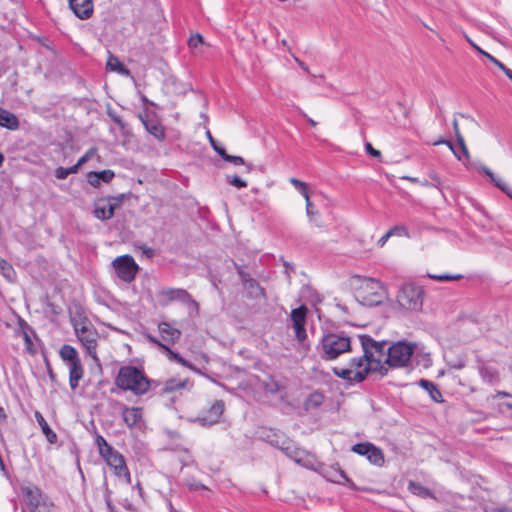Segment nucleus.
<instances>
[{"label": "nucleus", "mask_w": 512, "mask_h": 512, "mask_svg": "<svg viewBox=\"0 0 512 512\" xmlns=\"http://www.w3.org/2000/svg\"><path fill=\"white\" fill-rule=\"evenodd\" d=\"M162 350L164 351L166 357L170 361H175V362L181 364L184 367H187V368H189V369H191L193 371L198 372V370L194 367L193 364H191L190 362L185 360L179 353L171 350L170 347L167 344L165 345V347Z\"/></svg>", "instance_id": "nucleus-29"}, {"label": "nucleus", "mask_w": 512, "mask_h": 512, "mask_svg": "<svg viewBox=\"0 0 512 512\" xmlns=\"http://www.w3.org/2000/svg\"><path fill=\"white\" fill-rule=\"evenodd\" d=\"M218 155L226 162H230L234 165H243L246 168V172L250 173L253 169V165L250 163H246L245 160L241 156H233L226 152V150L218 151Z\"/></svg>", "instance_id": "nucleus-30"}, {"label": "nucleus", "mask_w": 512, "mask_h": 512, "mask_svg": "<svg viewBox=\"0 0 512 512\" xmlns=\"http://www.w3.org/2000/svg\"><path fill=\"white\" fill-rule=\"evenodd\" d=\"M0 126L9 130H17L19 128V120L14 113L0 108Z\"/></svg>", "instance_id": "nucleus-24"}, {"label": "nucleus", "mask_w": 512, "mask_h": 512, "mask_svg": "<svg viewBox=\"0 0 512 512\" xmlns=\"http://www.w3.org/2000/svg\"><path fill=\"white\" fill-rule=\"evenodd\" d=\"M142 120V123L144 124L146 130L153 135L158 140H164L165 138V131L163 126L155 120H145L142 117H140Z\"/></svg>", "instance_id": "nucleus-27"}, {"label": "nucleus", "mask_w": 512, "mask_h": 512, "mask_svg": "<svg viewBox=\"0 0 512 512\" xmlns=\"http://www.w3.org/2000/svg\"><path fill=\"white\" fill-rule=\"evenodd\" d=\"M261 437L270 445L282 451H288L290 449V440L283 433L268 429L262 432Z\"/></svg>", "instance_id": "nucleus-15"}, {"label": "nucleus", "mask_w": 512, "mask_h": 512, "mask_svg": "<svg viewBox=\"0 0 512 512\" xmlns=\"http://www.w3.org/2000/svg\"><path fill=\"white\" fill-rule=\"evenodd\" d=\"M358 338L360 340L365 358L368 359L373 367V372H378L382 375L387 374L388 368L387 364L385 363L388 348L386 347L387 342L375 341L371 336L366 334L359 335Z\"/></svg>", "instance_id": "nucleus-3"}, {"label": "nucleus", "mask_w": 512, "mask_h": 512, "mask_svg": "<svg viewBox=\"0 0 512 512\" xmlns=\"http://www.w3.org/2000/svg\"><path fill=\"white\" fill-rule=\"evenodd\" d=\"M115 174L112 170H103L99 172H89L87 175V181L88 183L93 187H99L101 182L109 183L113 178Z\"/></svg>", "instance_id": "nucleus-20"}, {"label": "nucleus", "mask_w": 512, "mask_h": 512, "mask_svg": "<svg viewBox=\"0 0 512 512\" xmlns=\"http://www.w3.org/2000/svg\"><path fill=\"white\" fill-rule=\"evenodd\" d=\"M349 368L353 372L355 383H361L366 379L370 372H373L371 363L365 358V355L353 357L349 361Z\"/></svg>", "instance_id": "nucleus-13"}, {"label": "nucleus", "mask_w": 512, "mask_h": 512, "mask_svg": "<svg viewBox=\"0 0 512 512\" xmlns=\"http://www.w3.org/2000/svg\"><path fill=\"white\" fill-rule=\"evenodd\" d=\"M416 346V343L407 341H397L389 345L385 358L387 368L406 367L416 350Z\"/></svg>", "instance_id": "nucleus-4"}, {"label": "nucleus", "mask_w": 512, "mask_h": 512, "mask_svg": "<svg viewBox=\"0 0 512 512\" xmlns=\"http://www.w3.org/2000/svg\"><path fill=\"white\" fill-rule=\"evenodd\" d=\"M290 183L292 185H294V187L303 195L305 200H308L309 190H308L306 183H304L296 178H291Z\"/></svg>", "instance_id": "nucleus-42"}, {"label": "nucleus", "mask_w": 512, "mask_h": 512, "mask_svg": "<svg viewBox=\"0 0 512 512\" xmlns=\"http://www.w3.org/2000/svg\"><path fill=\"white\" fill-rule=\"evenodd\" d=\"M445 145L448 146V148L452 151V153L454 154V156L458 159V160H462V157L460 156L458 150L456 149V146L449 140L445 141Z\"/></svg>", "instance_id": "nucleus-60"}, {"label": "nucleus", "mask_w": 512, "mask_h": 512, "mask_svg": "<svg viewBox=\"0 0 512 512\" xmlns=\"http://www.w3.org/2000/svg\"><path fill=\"white\" fill-rule=\"evenodd\" d=\"M0 272L8 280H11L14 274L12 266L2 258H0Z\"/></svg>", "instance_id": "nucleus-43"}, {"label": "nucleus", "mask_w": 512, "mask_h": 512, "mask_svg": "<svg viewBox=\"0 0 512 512\" xmlns=\"http://www.w3.org/2000/svg\"><path fill=\"white\" fill-rule=\"evenodd\" d=\"M418 385L429 394L430 398L434 402L442 403L444 401L442 393L433 382L426 379H420L418 381Z\"/></svg>", "instance_id": "nucleus-23"}, {"label": "nucleus", "mask_w": 512, "mask_h": 512, "mask_svg": "<svg viewBox=\"0 0 512 512\" xmlns=\"http://www.w3.org/2000/svg\"><path fill=\"white\" fill-rule=\"evenodd\" d=\"M453 129H454V133H455V136H456V139H457V143L460 145V147L462 148V151H463V154L468 157L469 156V151H468V148L465 144V141H464V138L463 136L461 135L460 133V130H459V125H458V121L457 119H454L453 120Z\"/></svg>", "instance_id": "nucleus-38"}, {"label": "nucleus", "mask_w": 512, "mask_h": 512, "mask_svg": "<svg viewBox=\"0 0 512 512\" xmlns=\"http://www.w3.org/2000/svg\"><path fill=\"white\" fill-rule=\"evenodd\" d=\"M226 180L230 185H232L238 189L245 188L248 185V183L245 180L241 179L237 175H232V176L228 175V176H226Z\"/></svg>", "instance_id": "nucleus-46"}, {"label": "nucleus", "mask_w": 512, "mask_h": 512, "mask_svg": "<svg viewBox=\"0 0 512 512\" xmlns=\"http://www.w3.org/2000/svg\"><path fill=\"white\" fill-rule=\"evenodd\" d=\"M491 181L496 187L505 192L512 199V188H510L501 178L494 175Z\"/></svg>", "instance_id": "nucleus-45"}, {"label": "nucleus", "mask_w": 512, "mask_h": 512, "mask_svg": "<svg viewBox=\"0 0 512 512\" xmlns=\"http://www.w3.org/2000/svg\"><path fill=\"white\" fill-rule=\"evenodd\" d=\"M386 294L383 284L373 278H365L357 290L358 300L369 307L381 304L386 298Z\"/></svg>", "instance_id": "nucleus-5"}, {"label": "nucleus", "mask_w": 512, "mask_h": 512, "mask_svg": "<svg viewBox=\"0 0 512 512\" xmlns=\"http://www.w3.org/2000/svg\"><path fill=\"white\" fill-rule=\"evenodd\" d=\"M478 371L484 382L493 384L498 381V371L494 367L479 362Z\"/></svg>", "instance_id": "nucleus-25"}, {"label": "nucleus", "mask_w": 512, "mask_h": 512, "mask_svg": "<svg viewBox=\"0 0 512 512\" xmlns=\"http://www.w3.org/2000/svg\"><path fill=\"white\" fill-rule=\"evenodd\" d=\"M487 59L495 66H497L499 69H501L503 72H505V70L508 68L492 55H487Z\"/></svg>", "instance_id": "nucleus-57"}, {"label": "nucleus", "mask_w": 512, "mask_h": 512, "mask_svg": "<svg viewBox=\"0 0 512 512\" xmlns=\"http://www.w3.org/2000/svg\"><path fill=\"white\" fill-rule=\"evenodd\" d=\"M186 486L191 491H198L200 489H206V487L202 483H200L194 479L186 480Z\"/></svg>", "instance_id": "nucleus-55"}, {"label": "nucleus", "mask_w": 512, "mask_h": 512, "mask_svg": "<svg viewBox=\"0 0 512 512\" xmlns=\"http://www.w3.org/2000/svg\"><path fill=\"white\" fill-rule=\"evenodd\" d=\"M158 331L161 336L162 342H164L168 346L175 344L181 337V331L173 327L168 322L159 323Z\"/></svg>", "instance_id": "nucleus-16"}, {"label": "nucleus", "mask_w": 512, "mask_h": 512, "mask_svg": "<svg viewBox=\"0 0 512 512\" xmlns=\"http://www.w3.org/2000/svg\"><path fill=\"white\" fill-rule=\"evenodd\" d=\"M77 172V167H75L74 165L69 168H64L60 166L54 170V176L59 180H64L70 174H76Z\"/></svg>", "instance_id": "nucleus-39"}, {"label": "nucleus", "mask_w": 512, "mask_h": 512, "mask_svg": "<svg viewBox=\"0 0 512 512\" xmlns=\"http://www.w3.org/2000/svg\"><path fill=\"white\" fill-rule=\"evenodd\" d=\"M367 459L370 463L376 466H382L384 463V454L380 448L373 445L367 455Z\"/></svg>", "instance_id": "nucleus-33"}, {"label": "nucleus", "mask_w": 512, "mask_h": 512, "mask_svg": "<svg viewBox=\"0 0 512 512\" xmlns=\"http://www.w3.org/2000/svg\"><path fill=\"white\" fill-rule=\"evenodd\" d=\"M284 452H285V454H286L288 457H290L291 459H293L295 462H297V463H301V460H302V459H301V457H300V455H301V451H300V450H298V449H296V448H294V447L292 446V442H291V441H290V449H289L288 451H284Z\"/></svg>", "instance_id": "nucleus-53"}, {"label": "nucleus", "mask_w": 512, "mask_h": 512, "mask_svg": "<svg viewBox=\"0 0 512 512\" xmlns=\"http://www.w3.org/2000/svg\"><path fill=\"white\" fill-rule=\"evenodd\" d=\"M206 135H207V138L211 144V146L213 147L214 151L218 154V151L220 150H225L224 147H222L221 145L218 144V142L213 138V136L211 135L210 131H207L206 132Z\"/></svg>", "instance_id": "nucleus-56"}, {"label": "nucleus", "mask_w": 512, "mask_h": 512, "mask_svg": "<svg viewBox=\"0 0 512 512\" xmlns=\"http://www.w3.org/2000/svg\"><path fill=\"white\" fill-rule=\"evenodd\" d=\"M372 447H373L372 443L364 442V443H358V444L353 445L351 450L354 453H357L359 455L367 457V455Z\"/></svg>", "instance_id": "nucleus-40"}, {"label": "nucleus", "mask_w": 512, "mask_h": 512, "mask_svg": "<svg viewBox=\"0 0 512 512\" xmlns=\"http://www.w3.org/2000/svg\"><path fill=\"white\" fill-rule=\"evenodd\" d=\"M146 338L149 342L153 343L154 345H157L161 349H163L166 345L164 342L160 341L158 338H156L155 336H152L150 334H147Z\"/></svg>", "instance_id": "nucleus-59"}, {"label": "nucleus", "mask_w": 512, "mask_h": 512, "mask_svg": "<svg viewBox=\"0 0 512 512\" xmlns=\"http://www.w3.org/2000/svg\"><path fill=\"white\" fill-rule=\"evenodd\" d=\"M325 396L321 391L312 392L304 402V408L306 410L315 409L320 407L324 402Z\"/></svg>", "instance_id": "nucleus-31"}, {"label": "nucleus", "mask_w": 512, "mask_h": 512, "mask_svg": "<svg viewBox=\"0 0 512 512\" xmlns=\"http://www.w3.org/2000/svg\"><path fill=\"white\" fill-rule=\"evenodd\" d=\"M398 304L406 310H419L422 306V291L414 284H404L397 295Z\"/></svg>", "instance_id": "nucleus-9"}, {"label": "nucleus", "mask_w": 512, "mask_h": 512, "mask_svg": "<svg viewBox=\"0 0 512 512\" xmlns=\"http://www.w3.org/2000/svg\"><path fill=\"white\" fill-rule=\"evenodd\" d=\"M101 457L105 460L108 466L113 469L114 474L117 477H124L126 483L131 484V475L121 453L112 448L110 451L101 455Z\"/></svg>", "instance_id": "nucleus-11"}, {"label": "nucleus", "mask_w": 512, "mask_h": 512, "mask_svg": "<svg viewBox=\"0 0 512 512\" xmlns=\"http://www.w3.org/2000/svg\"><path fill=\"white\" fill-rule=\"evenodd\" d=\"M21 493L24 502L31 512H50L53 503L47 496H44L41 490L35 485H22Z\"/></svg>", "instance_id": "nucleus-7"}, {"label": "nucleus", "mask_w": 512, "mask_h": 512, "mask_svg": "<svg viewBox=\"0 0 512 512\" xmlns=\"http://www.w3.org/2000/svg\"><path fill=\"white\" fill-rule=\"evenodd\" d=\"M95 443L98 447V451L100 455L105 454L106 452L110 451L113 447L108 444V442L105 440V438L102 435H97L95 438Z\"/></svg>", "instance_id": "nucleus-41"}, {"label": "nucleus", "mask_w": 512, "mask_h": 512, "mask_svg": "<svg viewBox=\"0 0 512 512\" xmlns=\"http://www.w3.org/2000/svg\"><path fill=\"white\" fill-rule=\"evenodd\" d=\"M468 42L470 43V45L476 50L478 51L481 55H483L484 57L487 58V55H490L488 52L482 50L478 45H476L472 40L468 39Z\"/></svg>", "instance_id": "nucleus-63"}, {"label": "nucleus", "mask_w": 512, "mask_h": 512, "mask_svg": "<svg viewBox=\"0 0 512 512\" xmlns=\"http://www.w3.org/2000/svg\"><path fill=\"white\" fill-rule=\"evenodd\" d=\"M365 149H366L367 153H369L373 157H380V155H381L380 151L374 149L370 143H366Z\"/></svg>", "instance_id": "nucleus-61"}, {"label": "nucleus", "mask_w": 512, "mask_h": 512, "mask_svg": "<svg viewBox=\"0 0 512 512\" xmlns=\"http://www.w3.org/2000/svg\"><path fill=\"white\" fill-rule=\"evenodd\" d=\"M97 153V149L96 148H90L89 150L86 151V153L81 156L77 163L74 165L75 167H77V171H79L80 167L82 165H84L86 162H88L91 158H93Z\"/></svg>", "instance_id": "nucleus-44"}, {"label": "nucleus", "mask_w": 512, "mask_h": 512, "mask_svg": "<svg viewBox=\"0 0 512 512\" xmlns=\"http://www.w3.org/2000/svg\"><path fill=\"white\" fill-rule=\"evenodd\" d=\"M306 211L307 215L312 220V217L317 214V211L314 209V206L312 205L310 201V197L308 196V200H306Z\"/></svg>", "instance_id": "nucleus-58"}, {"label": "nucleus", "mask_w": 512, "mask_h": 512, "mask_svg": "<svg viewBox=\"0 0 512 512\" xmlns=\"http://www.w3.org/2000/svg\"><path fill=\"white\" fill-rule=\"evenodd\" d=\"M159 303L162 306H167L171 302L177 301L182 304L192 306L196 310L198 309L197 302L191 297V295L182 288H165L158 293Z\"/></svg>", "instance_id": "nucleus-10"}, {"label": "nucleus", "mask_w": 512, "mask_h": 512, "mask_svg": "<svg viewBox=\"0 0 512 512\" xmlns=\"http://www.w3.org/2000/svg\"><path fill=\"white\" fill-rule=\"evenodd\" d=\"M295 330V336L299 342H303L307 338L305 324H298L293 326Z\"/></svg>", "instance_id": "nucleus-49"}, {"label": "nucleus", "mask_w": 512, "mask_h": 512, "mask_svg": "<svg viewBox=\"0 0 512 512\" xmlns=\"http://www.w3.org/2000/svg\"><path fill=\"white\" fill-rule=\"evenodd\" d=\"M59 356L66 365L80 361L77 350L68 344H64L59 350Z\"/></svg>", "instance_id": "nucleus-26"}, {"label": "nucleus", "mask_w": 512, "mask_h": 512, "mask_svg": "<svg viewBox=\"0 0 512 512\" xmlns=\"http://www.w3.org/2000/svg\"><path fill=\"white\" fill-rule=\"evenodd\" d=\"M111 265L117 277L125 283L134 281L140 269L134 258L128 254L116 257Z\"/></svg>", "instance_id": "nucleus-8"}, {"label": "nucleus", "mask_w": 512, "mask_h": 512, "mask_svg": "<svg viewBox=\"0 0 512 512\" xmlns=\"http://www.w3.org/2000/svg\"><path fill=\"white\" fill-rule=\"evenodd\" d=\"M323 476L330 482L337 484L350 483V479L346 476L345 472L338 466H331L323 470Z\"/></svg>", "instance_id": "nucleus-19"}, {"label": "nucleus", "mask_w": 512, "mask_h": 512, "mask_svg": "<svg viewBox=\"0 0 512 512\" xmlns=\"http://www.w3.org/2000/svg\"><path fill=\"white\" fill-rule=\"evenodd\" d=\"M484 512H512V508L503 505H488L485 506Z\"/></svg>", "instance_id": "nucleus-54"}, {"label": "nucleus", "mask_w": 512, "mask_h": 512, "mask_svg": "<svg viewBox=\"0 0 512 512\" xmlns=\"http://www.w3.org/2000/svg\"><path fill=\"white\" fill-rule=\"evenodd\" d=\"M391 237L390 233L387 231L379 240L378 245L380 247L384 246L388 239Z\"/></svg>", "instance_id": "nucleus-64"}, {"label": "nucleus", "mask_w": 512, "mask_h": 512, "mask_svg": "<svg viewBox=\"0 0 512 512\" xmlns=\"http://www.w3.org/2000/svg\"><path fill=\"white\" fill-rule=\"evenodd\" d=\"M306 312L307 309L304 306L292 310L291 320L293 322V326L298 324H305Z\"/></svg>", "instance_id": "nucleus-35"}, {"label": "nucleus", "mask_w": 512, "mask_h": 512, "mask_svg": "<svg viewBox=\"0 0 512 512\" xmlns=\"http://www.w3.org/2000/svg\"><path fill=\"white\" fill-rule=\"evenodd\" d=\"M409 489L413 494L418 495L420 497H423V498L433 497L432 492L428 488H426L418 483L411 482L409 485Z\"/></svg>", "instance_id": "nucleus-37"}, {"label": "nucleus", "mask_w": 512, "mask_h": 512, "mask_svg": "<svg viewBox=\"0 0 512 512\" xmlns=\"http://www.w3.org/2000/svg\"><path fill=\"white\" fill-rule=\"evenodd\" d=\"M34 416H35V419H36L38 425L41 427L43 434L46 436L47 440L52 444L55 443L57 441V435L49 427V425H48L47 421L45 420V418L43 417V415L40 412L36 411Z\"/></svg>", "instance_id": "nucleus-28"}, {"label": "nucleus", "mask_w": 512, "mask_h": 512, "mask_svg": "<svg viewBox=\"0 0 512 512\" xmlns=\"http://www.w3.org/2000/svg\"><path fill=\"white\" fill-rule=\"evenodd\" d=\"M24 341L26 344V349L29 352L34 353L35 351L32 350V340H31L30 336L28 335V333H26V332H24Z\"/></svg>", "instance_id": "nucleus-62"}, {"label": "nucleus", "mask_w": 512, "mask_h": 512, "mask_svg": "<svg viewBox=\"0 0 512 512\" xmlns=\"http://www.w3.org/2000/svg\"><path fill=\"white\" fill-rule=\"evenodd\" d=\"M391 237L392 236H398V237H409V231L407 227L403 225H397L392 227L390 230H388Z\"/></svg>", "instance_id": "nucleus-47"}, {"label": "nucleus", "mask_w": 512, "mask_h": 512, "mask_svg": "<svg viewBox=\"0 0 512 512\" xmlns=\"http://www.w3.org/2000/svg\"><path fill=\"white\" fill-rule=\"evenodd\" d=\"M151 380L144 372L134 366H122L115 378V384L124 391H131L134 395L146 394L151 387Z\"/></svg>", "instance_id": "nucleus-1"}, {"label": "nucleus", "mask_w": 512, "mask_h": 512, "mask_svg": "<svg viewBox=\"0 0 512 512\" xmlns=\"http://www.w3.org/2000/svg\"><path fill=\"white\" fill-rule=\"evenodd\" d=\"M204 44V39L201 34L196 33L191 35L188 41V46L194 53L201 52V47Z\"/></svg>", "instance_id": "nucleus-36"}, {"label": "nucleus", "mask_w": 512, "mask_h": 512, "mask_svg": "<svg viewBox=\"0 0 512 512\" xmlns=\"http://www.w3.org/2000/svg\"><path fill=\"white\" fill-rule=\"evenodd\" d=\"M284 452H285V454H286L288 457H290L291 459H293L295 462H297V463H301V460H302V459H301V457H300V455H301V451H300V450H298V449H296V448H294V447L292 446V442H291V441H290V449H289L288 451H284Z\"/></svg>", "instance_id": "nucleus-52"}, {"label": "nucleus", "mask_w": 512, "mask_h": 512, "mask_svg": "<svg viewBox=\"0 0 512 512\" xmlns=\"http://www.w3.org/2000/svg\"><path fill=\"white\" fill-rule=\"evenodd\" d=\"M143 410L139 407H124L122 417L128 427L135 426L142 418Z\"/></svg>", "instance_id": "nucleus-22"}, {"label": "nucleus", "mask_w": 512, "mask_h": 512, "mask_svg": "<svg viewBox=\"0 0 512 512\" xmlns=\"http://www.w3.org/2000/svg\"><path fill=\"white\" fill-rule=\"evenodd\" d=\"M223 412L224 402L222 400H216L203 414V416H199L193 421L200 424L201 426H211L219 422Z\"/></svg>", "instance_id": "nucleus-14"}, {"label": "nucleus", "mask_w": 512, "mask_h": 512, "mask_svg": "<svg viewBox=\"0 0 512 512\" xmlns=\"http://www.w3.org/2000/svg\"><path fill=\"white\" fill-rule=\"evenodd\" d=\"M73 328L78 340L81 342L82 346L86 350V353L97 363L99 364V358L97 356V339L98 332L93 327L91 323L86 320L83 321H75L73 323Z\"/></svg>", "instance_id": "nucleus-6"}, {"label": "nucleus", "mask_w": 512, "mask_h": 512, "mask_svg": "<svg viewBox=\"0 0 512 512\" xmlns=\"http://www.w3.org/2000/svg\"><path fill=\"white\" fill-rule=\"evenodd\" d=\"M429 278L437 280V281H451V280H459L462 278V275H451V274H429Z\"/></svg>", "instance_id": "nucleus-48"}, {"label": "nucleus", "mask_w": 512, "mask_h": 512, "mask_svg": "<svg viewBox=\"0 0 512 512\" xmlns=\"http://www.w3.org/2000/svg\"><path fill=\"white\" fill-rule=\"evenodd\" d=\"M107 69L110 71L117 72L121 75L128 76L130 71L119 61V59L113 55H109L107 63Z\"/></svg>", "instance_id": "nucleus-32"}, {"label": "nucleus", "mask_w": 512, "mask_h": 512, "mask_svg": "<svg viewBox=\"0 0 512 512\" xmlns=\"http://www.w3.org/2000/svg\"><path fill=\"white\" fill-rule=\"evenodd\" d=\"M321 359L331 361L351 351V338L344 333L324 334L317 346Z\"/></svg>", "instance_id": "nucleus-2"}, {"label": "nucleus", "mask_w": 512, "mask_h": 512, "mask_svg": "<svg viewBox=\"0 0 512 512\" xmlns=\"http://www.w3.org/2000/svg\"><path fill=\"white\" fill-rule=\"evenodd\" d=\"M284 452H285V454H286L288 457H290L291 459H293L295 462H297V463H301V460H302V459H301V457H300V455H301V451H300V450H298V449H296V448H294V447L292 446V442H291V441H290V449H289L288 451H284Z\"/></svg>", "instance_id": "nucleus-51"}, {"label": "nucleus", "mask_w": 512, "mask_h": 512, "mask_svg": "<svg viewBox=\"0 0 512 512\" xmlns=\"http://www.w3.org/2000/svg\"><path fill=\"white\" fill-rule=\"evenodd\" d=\"M69 6L79 19H88L93 13L92 0H69Z\"/></svg>", "instance_id": "nucleus-17"}, {"label": "nucleus", "mask_w": 512, "mask_h": 512, "mask_svg": "<svg viewBox=\"0 0 512 512\" xmlns=\"http://www.w3.org/2000/svg\"><path fill=\"white\" fill-rule=\"evenodd\" d=\"M193 384L189 381L187 377H172L167 379L164 382L162 392L163 393H173L179 390H190Z\"/></svg>", "instance_id": "nucleus-18"}, {"label": "nucleus", "mask_w": 512, "mask_h": 512, "mask_svg": "<svg viewBox=\"0 0 512 512\" xmlns=\"http://www.w3.org/2000/svg\"><path fill=\"white\" fill-rule=\"evenodd\" d=\"M123 195L120 197H111L106 200H100L96 203L94 216L100 220H109L114 216L115 209L122 202Z\"/></svg>", "instance_id": "nucleus-12"}, {"label": "nucleus", "mask_w": 512, "mask_h": 512, "mask_svg": "<svg viewBox=\"0 0 512 512\" xmlns=\"http://www.w3.org/2000/svg\"><path fill=\"white\" fill-rule=\"evenodd\" d=\"M332 372L335 376L347 381L348 383L352 384L354 382L353 378V372L350 370V368H342V367H334L332 368Z\"/></svg>", "instance_id": "nucleus-34"}, {"label": "nucleus", "mask_w": 512, "mask_h": 512, "mask_svg": "<svg viewBox=\"0 0 512 512\" xmlns=\"http://www.w3.org/2000/svg\"><path fill=\"white\" fill-rule=\"evenodd\" d=\"M284 452H285V454H286L288 457H290L291 459H293L295 462H297V463H301V460H302V459H301V457H300V455H301V451H300V450H298V449H296V448H294V447L292 446V442H291V441H290V449H289L288 451H284Z\"/></svg>", "instance_id": "nucleus-50"}, {"label": "nucleus", "mask_w": 512, "mask_h": 512, "mask_svg": "<svg viewBox=\"0 0 512 512\" xmlns=\"http://www.w3.org/2000/svg\"><path fill=\"white\" fill-rule=\"evenodd\" d=\"M67 366L69 368V385L72 390H75L79 386V381L84 375L81 360L75 363H70V365Z\"/></svg>", "instance_id": "nucleus-21"}]
</instances>
